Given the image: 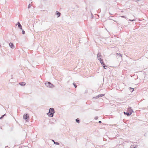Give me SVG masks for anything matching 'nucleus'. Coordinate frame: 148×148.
Returning a JSON list of instances; mask_svg holds the SVG:
<instances>
[{
    "mask_svg": "<svg viewBox=\"0 0 148 148\" xmlns=\"http://www.w3.org/2000/svg\"><path fill=\"white\" fill-rule=\"evenodd\" d=\"M55 111L54 108H50L49 110V112L47 113V115L49 117H52L53 116Z\"/></svg>",
    "mask_w": 148,
    "mask_h": 148,
    "instance_id": "obj_1",
    "label": "nucleus"
},
{
    "mask_svg": "<svg viewBox=\"0 0 148 148\" xmlns=\"http://www.w3.org/2000/svg\"><path fill=\"white\" fill-rule=\"evenodd\" d=\"M45 84L48 87L53 88L54 87L53 85L49 82H46L45 83Z\"/></svg>",
    "mask_w": 148,
    "mask_h": 148,
    "instance_id": "obj_2",
    "label": "nucleus"
},
{
    "mask_svg": "<svg viewBox=\"0 0 148 148\" xmlns=\"http://www.w3.org/2000/svg\"><path fill=\"white\" fill-rule=\"evenodd\" d=\"M23 119L26 120V121H27L29 119V116L28 114H24L23 116Z\"/></svg>",
    "mask_w": 148,
    "mask_h": 148,
    "instance_id": "obj_3",
    "label": "nucleus"
},
{
    "mask_svg": "<svg viewBox=\"0 0 148 148\" xmlns=\"http://www.w3.org/2000/svg\"><path fill=\"white\" fill-rule=\"evenodd\" d=\"M127 110V111H128L129 113H131V114H132V112H134L133 109L131 108V107H128Z\"/></svg>",
    "mask_w": 148,
    "mask_h": 148,
    "instance_id": "obj_4",
    "label": "nucleus"
},
{
    "mask_svg": "<svg viewBox=\"0 0 148 148\" xmlns=\"http://www.w3.org/2000/svg\"><path fill=\"white\" fill-rule=\"evenodd\" d=\"M105 94H100L98 95L97 96L95 97H93V98H95V99H97L99 98L100 97H102L103 96H104Z\"/></svg>",
    "mask_w": 148,
    "mask_h": 148,
    "instance_id": "obj_5",
    "label": "nucleus"
},
{
    "mask_svg": "<svg viewBox=\"0 0 148 148\" xmlns=\"http://www.w3.org/2000/svg\"><path fill=\"white\" fill-rule=\"evenodd\" d=\"M124 113L125 114L127 115L128 116H129L131 115V113H129L128 111H127V112L124 111Z\"/></svg>",
    "mask_w": 148,
    "mask_h": 148,
    "instance_id": "obj_6",
    "label": "nucleus"
},
{
    "mask_svg": "<svg viewBox=\"0 0 148 148\" xmlns=\"http://www.w3.org/2000/svg\"><path fill=\"white\" fill-rule=\"evenodd\" d=\"M138 147V145L135 144L132 145L131 146V148H136Z\"/></svg>",
    "mask_w": 148,
    "mask_h": 148,
    "instance_id": "obj_7",
    "label": "nucleus"
},
{
    "mask_svg": "<svg viewBox=\"0 0 148 148\" xmlns=\"http://www.w3.org/2000/svg\"><path fill=\"white\" fill-rule=\"evenodd\" d=\"M18 25V27H19L21 29H22V27L21 25V24H20V23L19 22H18L17 23L16 25Z\"/></svg>",
    "mask_w": 148,
    "mask_h": 148,
    "instance_id": "obj_8",
    "label": "nucleus"
},
{
    "mask_svg": "<svg viewBox=\"0 0 148 148\" xmlns=\"http://www.w3.org/2000/svg\"><path fill=\"white\" fill-rule=\"evenodd\" d=\"M9 45L12 48H14V45L12 43H10L9 44Z\"/></svg>",
    "mask_w": 148,
    "mask_h": 148,
    "instance_id": "obj_9",
    "label": "nucleus"
},
{
    "mask_svg": "<svg viewBox=\"0 0 148 148\" xmlns=\"http://www.w3.org/2000/svg\"><path fill=\"white\" fill-rule=\"evenodd\" d=\"M52 141L54 143V144L58 145H60V143L58 142H56L53 140H52Z\"/></svg>",
    "mask_w": 148,
    "mask_h": 148,
    "instance_id": "obj_10",
    "label": "nucleus"
},
{
    "mask_svg": "<svg viewBox=\"0 0 148 148\" xmlns=\"http://www.w3.org/2000/svg\"><path fill=\"white\" fill-rule=\"evenodd\" d=\"M20 85L22 86H24L25 85L26 83L24 82H21L19 83Z\"/></svg>",
    "mask_w": 148,
    "mask_h": 148,
    "instance_id": "obj_11",
    "label": "nucleus"
},
{
    "mask_svg": "<svg viewBox=\"0 0 148 148\" xmlns=\"http://www.w3.org/2000/svg\"><path fill=\"white\" fill-rule=\"evenodd\" d=\"M76 122L78 123H80V120L79 118H77L75 119Z\"/></svg>",
    "mask_w": 148,
    "mask_h": 148,
    "instance_id": "obj_12",
    "label": "nucleus"
},
{
    "mask_svg": "<svg viewBox=\"0 0 148 148\" xmlns=\"http://www.w3.org/2000/svg\"><path fill=\"white\" fill-rule=\"evenodd\" d=\"M56 12V14L58 15V17H59L60 16V13L58 12Z\"/></svg>",
    "mask_w": 148,
    "mask_h": 148,
    "instance_id": "obj_13",
    "label": "nucleus"
},
{
    "mask_svg": "<svg viewBox=\"0 0 148 148\" xmlns=\"http://www.w3.org/2000/svg\"><path fill=\"white\" fill-rule=\"evenodd\" d=\"M102 64V66L103 67L104 69H106V66H105V64L103 63L101 64Z\"/></svg>",
    "mask_w": 148,
    "mask_h": 148,
    "instance_id": "obj_14",
    "label": "nucleus"
},
{
    "mask_svg": "<svg viewBox=\"0 0 148 148\" xmlns=\"http://www.w3.org/2000/svg\"><path fill=\"white\" fill-rule=\"evenodd\" d=\"M130 92H132L134 91V88H130Z\"/></svg>",
    "mask_w": 148,
    "mask_h": 148,
    "instance_id": "obj_15",
    "label": "nucleus"
},
{
    "mask_svg": "<svg viewBox=\"0 0 148 148\" xmlns=\"http://www.w3.org/2000/svg\"><path fill=\"white\" fill-rule=\"evenodd\" d=\"M101 56V55L100 53H98L97 54V57L98 58H100V57Z\"/></svg>",
    "mask_w": 148,
    "mask_h": 148,
    "instance_id": "obj_16",
    "label": "nucleus"
},
{
    "mask_svg": "<svg viewBox=\"0 0 148 148\" xmlns=\"http://www.w3.org/2000/svg\"><path fill=\"white\" fill-rule=\"evenodd\" d=\"M132 95L131 94H129V95H128V96L127 97L132 98V96H131Z\"/></svg>",
    "mask_w": 148,
    "mask_h": 148,
    "instance_id": "obj_17",
    "label": "nucleus"
},
{
    "mask_svg": "<svg viewBox=\"0 0 148 148\" xmlns=\"http://www.w3.org/2000/svg\"><path fill=\"white\" fill-rule=\"evenodd\" d=\"M4 116L3 115H2V116H1V117H0V119H2L3 118Z\"/></svg>",
    "mask_w": 148,
    "mask_h": 148,
    "instance_id": "obj_18",
    "label": "nucleus"
},
{
    "mask_svg": "<svg viewBox=\"0 0 148 148\" xmlns=\"http://www.w3.org/2000/svg\"><path fill=\"white\" fill-rule=\"evenodd\" d=\"M98 117L97 116H96L95 117L94 119L95 120H97L98 119Z\"/></svg>",
    "mask_w": 148,
    "mask_h": 148,
    "instance_id": "obj_19",
    "label": "nucleus"
},
{
    "mask_svg": "<svg viewBox=\"0 0 148 148\" xmlns=\"http://www.w3.org/2000/svg\"><path fill=\"white\" fill-rule=\"evenodd\" d=\"M100 62L101 64L103 63V60H101L100 61Z\"/></svg>",
    "mask_w": 148,
    "mask_h": 148,
    "instance_id": "obj_20",
    "label": "nucleus"
},
{
    "mask_svg": "<svg viewBox=\"0 0 148 148\" xmlns=\"http://www.w3.org/2000/svg\"><path fill=\"white\" fill-rule=\"evenodd\" d=\"M73 84L74 85L75 88H76L77 87V85H76L75 84Z\"/></svg>",
    "mask_w": 148,
    "mask_h": 148,
    "instance_id": "obj_21",
    "label": "nucleus"
},
{
    "mask_svg": "<svg viewBox=\"0 0 148 148\" xmlns=\"http://www.w3.org/2000/svg\"><path fill=\"white\" fill-rule=\"evenodd\" d=\"M98 58V60L100 61V60H102V59L100 58Z\"/></svg>",
    "mask_w": 148,
    "mask_h": 148,
    "instance_id": "obj_22",
    "label": "nucleus"
},
{
    "mask_svg": "<svg viewBox=\"0 0 148 148\" xmlns=\"http://www.w3.org/2000/svg\"><path fill=\"white\" fill-rule=\"evenodd\" d=\"M144 136L145 137H147V135L146 133H145L144 135Z\"/></svg>",
    "mask_w": 148,
    "mask_h": 148,
    "instance_id": "obj_23",
    "label": "nucleus"
},
{
    "mask_svg": "<svg viewBox=\"0 0 148 148\" xmlns=\"http://www.w3.org/2000/svg\"><path fill=\"white\" fill-rule=\"evenodd\" d=\"M25 32L24 31H22V34H25Z\"/></svg>",
    "mask_w": 148,
    "mask_h": 148,
    "instance_id": "obj_24",
    "label": "nucleus"
},
{
    "mask_svg": "<svg viewBox=\"0 0 148 148\" xmlns=\"http://www.w3.org/2000/svg\"><path fill=\"white\" fill-rule=\"evenodd\" d=\"M98 123H102V122L101 121H99L98 122Z\"/></svg>",
    "mask_w": 148,
    "mask_h": 148,
    "instance_id": "obj_25",
    "label": "nucleus"
},
{
    "mask_svg": "<svg viewBox=\"0 0 148 148\" xmlns=\"http://www.w3.org/2000/svg\"><path fill=\"white\" fill-rule=\"evenodd\" d=\"M30 7H31V5L30 4H29L28 5V8H29Z\"/></svg>",
    "mask_w": 148,
    "mask_h": 148,
    "instance_id": "obj_26",
    "label": "nucleus"
},
{
    "mask_svg": "<svg viewBox=\"0 0 148 148\" xmlns=\"http://www.w3.org/2000/svg\"><path fill=\"white\" fill-rule=\"evenodd\" d=\"M8 146H5V148H8Z\"/></svg>",
    "mask_w": 148,
    "mask_h": 148,
    "instance_id": "obj_27",
    "label": "nucleus"
},
{
    "mask_svg": "<svg viewBox=\"0 0 148 148\" xmlns=\"http://www.w3.org/2000/svg\"><path fill=\"white\" fill-rule=\"evenodd\" d=\"M3 115L4 116H5L6 115V114H3Z\"/></svg>",
    "mask_w": 148,
    "mask_h": 148,
    "instance_id": "obj_28",
    "label": "nucleus"
},
{
    "mask_svg": "<svg viewBox=\"0 0 148 148\" xmlns=\"http://www.w3.org/2000/svg\"><path fill=\"white\" fill-rule=\"evenodd\" d=\"M124 17V16H121V17Z\"/></svg>",
    "mask_w": 148,
    "mask_h": 148,
    "instance_id": "obj_29",
    "label": "nucleus"
},
{
    "mask_svg": "<svg viewBox=\"0 0 148 148\" xmlns=\"http://www.w3.org/2000/svg\"><path fill=\"white\" fill-rule=\"evenodd\" d=\"M19 148H20V147H19Z\"/></svg>",
    "mask_w": 148,
    "mask_h": 148,
    "instance_id": "obj_30",
    "label": "nucleus"
}]
</instances>
